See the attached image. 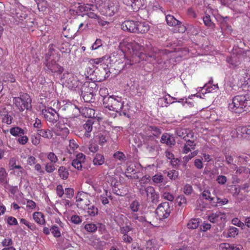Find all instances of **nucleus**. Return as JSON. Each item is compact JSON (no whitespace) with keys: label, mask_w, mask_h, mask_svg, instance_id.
I'll return each mask as SVG.
<instances>
[{"label":"nucleus","mask_w":250,"mask_h":250,"mask_svg":"<svg viewBox=\"0 0 250 250\" xmlns=\"http://www.w3.org/2000/svg\"><path fill=\"white\" fill-rule=\"evenodd\" d=\"M103 101L105 108H107L110 110L118 112L121 115L128 116L130 106L128 104L125 103L122 97H114L113 96H105L104 97Z\"/></svg>","instance_id":"1"},{"label":"nucleus","mask_w":250,"mask_h":250,"mask_svg":"<svg viewBox=\"0 0 250 250\" xmlns=\"http://www.w3.org/2000/svg\"><path fill=\"white\" fill-rule=\"evenodd\" d=\"M56 123L52 128L54 132L57 135H67L69 133V128L74 129L77 127L79 120L73 117H59Z\"/></svg>","instance_id":"2"},{"label":"nucleus","mask_w":250,"mask_h":250,"mask_svg":"<svg viewBox=\"0 0 250 250\" xmlns=\"http://www.w3.org/2000/svg\"><path fill=\"white\" fill-rule=\"evenodd\" d=\"M229 108L237 114H245L250 110V97L244 95L235 96L232 98L231 103L229 104Z\"/></svg>","instance_id":"3"},{"label":"nucleus","mask_w":250,"mask_h":250,"mask_svg":"<svg viewBox=\"0 0 250 250\" xmlns=\"http://www.w3.org/2000/svg\"><path fill=\"white\" fill-rule=\"evenodd\" d=\"M140 135L143 145L146 150L150 153L157 152L159 148V142L154 136L141 133Z\"/></svg>","instance_id":"4"},{"label":"nucleus","mask_w":250,"mask_h":250,"mask_svg":"<svg viewBox=\"0 0 250 250\" xmlns=\"http://www.w3.org/2000/svg\"><path fill=\"white\" fill-rule=\"evenodd\" d=\"M13 103L20 111L22 112L25 109L31 110L32 108V100L27 93H22L20 97H14Z\"/></svg>","instance_id":"5"},{"label":"nucleus","mask_w":250,"mask_h":250,"mask_svg":"<svg viewBox=\"0 0 250 250\" xmlns=\"http://www.w3.org/2000/svg\"><path fill=\"white\" fill-rule=\"evenodd\" d=\"M60 81L63 86L69 89L75 88L78 86L79 82L76 77L71 72H64L60 78Z\"/></svg>","instance_id":"6"},{"label":"nucleus","mask_w":250,"mask_h":250,"mask_svg":"<svg viewBox=\"0 0 250 250\" xmlns=\"http://www.w3.org/2000/svg\"><path fill=\"white\" fill-rule=\"evenodd\" d=\"M110 71L108 66L105 63L100 64L93 71L92 75L95 74L96 76V81L97 82H102L109 77Z\"/></svg>","instance_id":"7"},{"label":"nucleus","mask_w":250,"mask_h":250,"mask_svg":"<svg viewBox=\"0 0 250 250\" xmlns=\"http://www.w3.org/2000/svg\"><path fill=\"white\" fill-rule=\"evenodd\" d=\"M171 209L168 202H165L159 204L156 209V213L160 219L167 218L171 212Z\"/></svg>","instance_id":"8"},{"label":"nucleus","mask_w":250,"mask_h":250,"mask_svg":"<svg viewBox=\"0 0 250 250\" xmlns=\"http://www.w3.org/2000/svg\"><path fill=\"white\" fill-rule=\"evenodd\" d=\"M42 114L47 121L53 124L56 123L59 120V114L52 108L42 110Z\"/></svg>","instance_id":"9"},{"label":"nucleus","mask_w":250,"mask_h":250,"mask_svg":"<svg viewBox=\"0 0 250 250\" xmlns=\"http://www.w3.org/2000/svg\"><path fill=\"white\" fill-rule=\"evenodd\" d=\"M137 21H138L125 20L121 24V28L125 31L136 33L137 32Z\"/></svg>","instance_id":"10"},{"label":"nucleus","mask_w":250,"mask_h":250,"mask_svg":"<svg viewBox=\"0 0 250 250\" xmlns=\"http://www.w3.org/2000/svg\"><path fill=\"white\" fill-rule=\"evenodd\" d=\"M46 67L45 70L47 73H57L58 74H61L64 70L63 68L57 63L54 60L47 62Z\"/></svg>","instance_id":"11"},{"label":"nucleus","mask_w":250,"mask_h":250,"mask_svg":"<svg viewBox=\"0 0 250 250\" xmlns=\"http://www.w3.org/2000/svg\"><path fill=\"white\" fill-rule=\"evenodd\" d=\"M97 84L94 82H85L81 86L80 90L82 94H94Z\"/></svg>","instance_id":"12"},{"label":"nucleus","mask_w":250,"mask_h":250,"mask_svg":"<svg viewBox=\"0 0 250 250\" xmlns=\"http://www.w3.org/2000/svg\"><path fill=\"white\" fill-rule=\"evenodd\" d=\"M64 109L66 110L67 113L69 116V117L77 119L76 117L80 113V109L74 104H66Z\"/></svg>","instance_id":"13"},{"label":"nucleus","mask_w":250,"mask_h":250,"mask_svg":"<svg viewBox=\"0 0 250 250\" xmlns=\"http://www.w3.org/2000/svg\"><path fill=\"white\" fill-rule=\"evenodd\" d=\"M119 9L120 5L118 1H111L109 3L106 9V14L107 16L112 17L118 12Z\"/></svg>","instance_id":"14"},{"label":"nucleus","mask_w":250,"mask_h":250,"mask_svg":"<svg viewBox=\"0 0 250 250\" xmlns=\"http://www.w3.org/2000/svg\"><path fill=\"white\" fill-rule=\"evenodd\" d=\"M144 133L151 135L156 138L162 133L161 127L155 125H148L145 128Z\"/></svg>","instance_id":"15"},{"label":"nucleus","mask_w":250,"mask_h":250,"mask_svg":"<svg viewBox=\"0 0 250 250\" xmlns=\"http://www.w3.org/2000/svg\"><path fill=\"white\" fill-rule=\"evenodd\" d=\"M87 194L84 192H79L76 197V202H77V207L80 208H85V206L89 205L85 202L87 200L86 198Z\"/></svg>","instance_id":"16"},{"label":"nucleus","mask_w":250,"mask_h":250,"mask_svg":"<svg viewBox=\"0 0 250 250\" xmlns=\"http://www.w3.org/2000/svg\"><path fill=\"white\" fill-rule=\"evenodd\" d=\"M146 195L147 198L151 199L153 203L157 204L159 202V195L156 193L154 188L151 186H147V189Z\"/></svg>","instance_id":"17"},{"label":"nucleus","mask_w":250,"mask_h":250,"mask_svg":"<svg viewBox=\"0 0 250 250\" xmlns=\"http://www.w3.org/2000/svg\"><path fill=\"white\" fill-rule=\"evenodd\" d=\"M236 132L241 137L250 140V125L239 126L237 128Z\"/></svg>","instance_id":"18"},{"label":"nucleus","mask_w":250,"mask_h":250,"mask_svg":"<svg viewBox=\"0 0 250 250\" xmlns=\"http://www.w3.org/2000/svg\"><path fill=\"white\" fill-rule=\"evenodd\" d=\"M161 143L166 144L167 146H171L175 144V140L174 138L169 134H163L161 138Z\"/></svg>","instance_id":"19"},{"label":"nucleus","mask_w":250,"mask_h":250,"mask_svg":"<svg viewBox=\"0 0 250 250\" xmlns=\"http://www.w3.org/2000/svg\"><path fill=\"white\" fill-rule=\"evenodd\" d=\"M208 219L210 222L213 223H217L223 219H225V214L221 212H217L209 215Z\"/></svg>","instance_id":"20"},{"label":"nucleus","mask_w":250,"mask_h":250,"mask_svg":"<svg viewBox=\"0 0 250 250\" xmlns=\"http://www.w3.org/2000/svg\"><path fill=\"white\" fill-rule=\"evenodd\" d=\"M94 120V119H89L83 125V128L85 130L84 135L87 138L90 137V132L92 130Z\"/></svg>","instance_id":"21"},{"label":"nucleus","mask_w":250,"mask_h":250,"mask_svg":"<svg viewBox=\"0 0 250 250\" xmlns=\"http://www.w3.org/2000/svg\"><path fill=\"white\" fill-rule=\"evenodd\" d=\"M94 7V5L93 4H86L83 5H79L75 10H73V11L75 12L76 14L81 16L83 14H82L84 12H88L90 11H94L93 8Z\"/></svg>","instance_id":"22"},{"label":"nucleus","mask_w":250,"mask_h":250,"mask_svg":"<svg viewBox=\"0 0 250 250\" xmlns=\"http://www.w3.org/2000/svg\"><path fill=\"white\" fill-rule=\"evenodd\" d=\"M137 32L136 33L144 34L149 31L150 27L149 24L146 22L137 21Z\"/></svg>","instance_id":"23"},{"label":"nucleus","mask_w":250,"mask_h":250,"mask_svg":"<svg viewBox=\"0 0 250 250\" xmlns=\"http://www.w3.org/2000/svg\"><path fill=\"white\" fill-rule=\"evenodd\" d=\"M80 113L86 118L93 119L95 115V110L89 107H84L80 110Z\"/></svg>","instance_id":"24"},{"label":"nucleus","mask_w":250,"mask_h":250,"mask_svg":"<svg viewBox=\"0 0 250 250\" xmlns=\"http://www.w3.org/2000/svg\"><path fill=\"white\" fill-rule=\"evenodd\" d=\"M37 133L40 137L50 139L53 137V133L51 130L48 129H40L37 130Z\"/></svg>","instance_id":"25"},{"label":"nucleus","mask_w":250,"mask_h":250,"mask_svg":"<svg viewBox=\"0 0 250 250\" xmlns=\"http://www.w3.org/2000/svg\"><path fill=\"white\" fill-rule=\"evenodd\" d=\"M105 159L103 155L99 153H97L95 155L93 163L95 166H101L104 163Z\"/></svg>","instance_id":"26"},{"label":"nucleus","mask_w":250,"mask_h":250,"mask_svg":"<svg viewBox=\"0 0 250 250\" xmlns=\"http://www.w3.org/2000/svg\"><path fill=\"white\" fill-rule=\"evenodd\" d=\"M165 56L166 55L164 53V51L163 50L160 51L158 53H155L150 56L151 58H153L154 60H156L158 64H161L163 62Z\"/></svg>","instance_id":"27"},{"label":"nucleus","mask_w":250,"mask_h":250,"mask_svg":"<svg viewBox=\"0 0 250 250\" xmlns=\"http://www.w3.org/2000/svg\"><path fill=\"white\" fill-rule=\"evenodd\" d=\"M33 219L39 224L43 225L45 223L43 214L41 212H36L33 213Z\"/></svg>","instance_id":"28"},{"label":"nucleus","mask_w":250,"mask_h":250,"mask_svg":"<svg viewBox=\"0 0 250 250\" xmlns=\"http://www.w3.org/2000/svg\"><path fill=\"white\" fill-rule=\"evenodd\" d=\"M10 134L14 136H19L25 134V131L24 129L19 126H15L12 127L10 129Z\"/></svg>","instance_id":"29"},{"label":"nucleus","mask_w":250,"mask_h":250,"mask_svg":"<svg viewBox=\"0 0 250 250\" xmlns=\"http://www.w3.org/2000/svg\"><path fill=\"white\" fill-rule=\"evenodd\" d=\"M166 19L167 24L169 26H176L181 23L179 21L176 19V18L171 15H167Z\"/></svg>","instance_id":"30"},{"label":"nucleus","mask_w":250,"mask_h":250,"mask_svg":"<svg viewBox=\"0 0 250 250\" xmlns=\"http://www.w3.org/2000/svg\"><path fill=\"white\" fill-rule=\"evenodd\" d=\"M130 219H132L133 222L135 223H137V221L139 222L144 223L146 222V219L144 216H138L137 214L135 212L131 213L129 216Z\"/></svg>","instance_id":"31"},{"label":"nucleus","mask_w":250,"mask_h":250,"mask_svg":"<svg viewBox=\"0 0 250 250\" xmlns=\"http://www.w3.org/2000/svg\"><path fill=\"white\" fill-rule=\"evenodd\" d=\"M58 173L60 177L63 180H66L69 175V173L66 168L63 166L59 167L58 169Z\"/></svg>","instance_id":"32"},{"label":"nucleus","mask_w":250,"mask_h":250,"mask_svg":"<svg viewBox=\"0 0 250 250\" xmlns=\"http://www.w3.org/2000/svg\"><path fill=\"white\" fill-rule=\"evenodd\" d=\"M235 174L236 175H240L243 173H250V168L246 167H237L235 165Z\"/></svg>","instance_id":"33"},{"label":"nucleus","mask_w":250,"mask_h":250,"mask_svg":"<svg viewBox=\"0 0 250 250\" xmlns=\"http://www.w3.org/2000/svg\"><path fill=\"white\" fill-rule=\"evenodd\" d=\"M98 143L101 145H103L107 141L108 136L106 133H100L98 135Z\"/></svg>","instance_id":"34"},{"label":"nucleus","mask_w":250,"mask_h":250,"mask_svg":"<svg viewBox=\"0 0 250 250\" xmlns=\"http://www.w3.org/2000/svg\"><path fill=\"white\" fill-rule=\"evenodd\" d=\"M188 130V129L187 128H179L176 130V133L178 136L182 138L185 140H187L186 135L187 134Z\"/></svg>","instance_id":"35"},{"label":"nucleus","mask_w":250,"mask_h":250,"mask_svg":"<svg viewBox=\"0 0 250 250\" xmlns=\"http://www.w3.org/2000/svg\"><path fill=\"white\" fill-rule=\"evenodd\" d=\"M199 226V221L197 219H192L190 220L187 224L188 229H195Z\"/></svg>","instance_id":"36"},{"label":"nucleus","mask_w":250,"mask_h":250,"mask_svg":"<svg viewBox=\"0 0 250 250\" xmlns=\"http://www.w3.org/2000/svg\"><path fill=\"white\" fill-rule=\"evenodd\" d=\"M84 102L92 103L94 102V94H81Z\"/></svg>","instance_id":"37"},{"label":"nucleus","mask_w":250,"mask_h":250,"mask_svg":"<svg viewBox=\"0 0 250 250\" xmlns=\"http://www.w3.org/2000/svg\"><path fill=\"white\" fill-rule=\"evenodd\" d=\"M50 230L54 237L58 238L61 236L60 230L58 226L53 225L50 229Z\"/></svg>","instance_id":"38"},{"label":"nucleus","mask_w":250,"mask_h":250,"mask_svg":"<svg viewBox=\"0 0 250 250\" xmlns=\"http://www.w3.org/2000/svg\"><path fill=\"white\" fill-rule=\"evenodd\" d=\"M140 206L139 202L137 200H135L130 204L129 208L133 212H136L138 211Z\"/></svg>","instance_id":"39"},{"label":"nucleus","mask_w":250,"mask_h":250,"mask_svg":"<svg viewBox=\"0 0 250 250\" xmlns=\"http://www.w3.org/2000/svg\"><path fill=\"white\" fill-rule=\"evenodd\" d=\"M231 193L232 196L236 198L239 199V196L240 193V188L236 185H232L231 187Z\"/></svg>","instance_id":"40"},{"label":"nucleus","mask_w":250,"mask_h":250,"mask_svg":"<svg viewBox=\"0 0 250 250\" xmlns=\"http://www.w3.org/2000/svg\"><path fill=\"white\" fill-rule=\"evenodd\" d=\"M87 213L91 216H94L98 213V208L94 205H90L87 208Z\"/></svg>","instance_id":"41"},{"label":"nucleus","mask_w":250,"mask_h":250,"mask_svg":"<svg viewBox=\"0 0 250 250\" xmlns=\"http://www.w3.org/2000/svg\"><path fill=\"white\" fill-rule=\"evenodd\" d=\"M152 180L156 184H161L163 182L164 177L162 174H155L152 177Z\"/></svg>","instance_id":"42"},{"label":"nucleus","mask_w":250,"mask_h":250,"mask_svg":"<svg viewBox=\"0 0 250 250\" xmlns=\"http://www.w3.org/2000/svg\"><path fill=\"white\" fill-rule=\"evenodd\" d=\"M227 61L233 67H235L239 64V61H237V58L236 56H233L230 58H228Z\"/></svg>","instance_id":"43"},{"label":"nucleus","mask_w":250,"mask_h":250,"mask_svg":"<svg viewBox=\"0 0 250 250\" xmlns=\"http://www.w3.org/2000/svg\"><path fill=\"white\" fill-rule=\"evenodd\" d=\"M238 234V229L237 228L231 227L228 230V234L229 237H234Z\"/></svg>","instance_id":"44"},{"label":"nucleus","mask_w":250,"mask_h":250,"mask_svg":"<svg viewBox=\"0 0 250 250\" xmlns=\"http://www.w3.org/2000/svg\"><path fill=\"white\" fill-rule=\"evenodd\" d=\"M85 229L88 232H94L98 229V227L94 224H87L84 227Z\"/></svg>","instance_id":"45"},{"label":"nucleus","mask_w":250,"mask_h":250,"mask_svg":"<svg viewBox=\"0 0 250 250\" xmlns=\"http://www.w3.org/2000/svg\"><path fill=\"white\" fill-rule=\"evenodd\" d=\"M31 140L32 143L37 146L39 145L41 141V137L37 133V134H33L31 137Z\"/></svg>","instance_id":"46"},{"label":"nucleus","mask_w":250,"mask_h":250,"mask_svg":"<svg viewBox=\"0 0 250 250\" xmlns=\"http://www.w3.org/2000/svg\"><path fill=\"white\" fill-rule=\"evenodd\" d=\"M176 201L179 206H182L183 205H186L187 203V199L183 195H179L176 198Z\"/></svg>","instance_id":"47"},{"label":"nucleus","mask_w":250,"mask_h":250,"mask_svg":"<svg viewBox=\"0 0 250 250\" xmlns=\"http://www.w3.org/2000/svg\"><path fill=\"white\" fill-rule=\"evenodd\" d=\"M193 191V188L190 184H186L183 188V192L187 195H189Z\"/></svg>","instance_id":"48"},{"label":"nucleus","mask_w":250,"mask_h":250,"mask_svg":"<svg viewBox=\"0 0 250 250\" xmlns=\"http://www.w3.org/2000/svg\"><path fill=\"white\" fill-rule=\"evenodd\" d=\"M210 192L208 190H204L202 193L203 198L206 200H209L211 202L213 201L214 199L213 197H211Z\"/></svg>","instance_id":"49"},{"label":"nucleus","mask_w":250,"mask_h":250,"mask_svg":"<svg viewBox=\"0 0 250 250\" xmlns=\"http://www.w3.org/2000/svg\"><path fill=\"white\" fill-rule=\"evenodd\" d=\"M198 154L197 151H194L191 152L190 154L185 156L183 157V161L185 165L192 158L196 156Z\"/></svg>","instance_id":"50"},{"label":"nucleus","mask_w":250,"mask_h":250,"mask_svg":"<svg viewBox=\"0 0 250 250\" xmlns=\"http://www.w3.org/2000/svg\"><path fill=\"white\" fill-rule=\"evenodd\" d=\"M47 158L49 160H50V162L53 164L56 163L58 161L57 156L52 152L48 153Z\"/></svg>","instance_id":"51"},{"label":"nucleus","mask_w":250,"mask_h":250,"mask_svg":"<svg viewBox=\"0 0 250 250\" xmlns=\"http://www.w3.org/2000/svg\"><path fill=\"white\" fill-rule=\"evenodd\" d=\"M64 193L66 197L68 199H71L74 196V190L72 188H65Z\"/></svg>","instance_id":"52"},{"label":"nucleus","mask_w":250,"mask_h":250,"mask_svg":"<svg viewBox=\"0 0 250 250\" xmlns=\"http://www.w3.org/2000/svg\"><path fill=\"white\" fill-rule=\"evenodd\" d=\"M71 165L78 170H81L82 169V162H80L78 160H73L71 163Z\"/></svg>","instance_id":"53"},{"label":"nucleus","mask_w":250,"mask_h":250,"mask_svg":"<svg viewBox=\"0 0 250 250\" xmlns=\"http://www.w3.org/2000/svg\"><path fill=\"white\" fill-rule=\"evenodd\" d=\"M133 228L126 223L125 227L121 228V232L123 234H126L129 231L133 230Z\"/></svg>","instance_id":"54"},{"label":"nucleus","mask_w":250,"mask_h":250,"mask_svg":"<svg viewBox=\"0 0 250 250\" xmlns=\"http://www.w3.org/2000/svg\"><path fill=\"white\" fill-rule=\"evenodd\" d=\"M13 118L8 113L3 115L2 118V122L7 124V125H10L12 122Z\"/></svg>","instance_id":"55"},{"label":"nucleus","mask_w":250,"mask_h":250,"mask_svg":"<svg viewBox=\"0 0 250 250\" xmlns=\"http://www.w3.org/2000/svg\"><path fill=\"white\" fill-rule=\"evenodd\" d=\"M56 169V168L55 167V166L54 164L53 163H47L45 165V170L48 173H52Z\"/></svg>","instance_id":"56"},{"label":"nucleus","mask_w":250,"mask_h":250,"mask_svg":"<svg viewBox=\"0 0 250 250\" xmlns=\"http://www.w3.org/2000/svg\"><path fill=\"white\" fill-rule=\"evenodd\" d=\"M203 20L206 26L211 27L213 25V22L211 21L210 17L209 15H207L204 17Z\"/></svg>","instance_id":"57"},{"label":"nucleus","mask_w":250,"mask_h":250,"mask_svg":"<svg viewBox=\"0 0 250 250\" xmlns=\"http://www.w3.org/2000/svg\"><path fill=\"white\" fill-rule=\"evenodd\" d=\"M93 11H90L87 12V13L86 14H83V15H82V17L86 16L87 19L88 18H89L91 19L98 18V17H99L96 14L94 13Z\"/></svg>","instance_id":"58"},{"label":"nucleus","mask_w":250,"mask_h":250,"mask_svg":"<svg viewBox=\"0 0 250 250\" xmlns=\"http://www.w3.org/2000/svg\"><path fill=\"white\" fill-rule=\"evenodd\" d=\"M167 176L171 180H175L177 178L178 172L174 170H170L167 172Z\"/></svg>","instance_id":"59"},{"label":"nucleus","mask_w":250,"mask_h":250,"mask_svg":"<svg viewBox=\"0 0 250 250\" xmlns=\"http://www.w3.org/2000/svg\"><path fill=\"white\" fill-rule=\"evenodd\" d=\"M216 181L219 184L224 185L227 181V178L224 175H219L217 177Z\"/></svg>","instance_id":"60"},{"label":"nucleus","mask_w":250,"mask_h":250,"mask_svg":"<svg viewBox=\"0 0 250 250\" xmlns=\"http://www.w3.org/2000/svg\"><path fill=\"white\" fill-rule=\"evenodd\" d=\"M56 192L59 197H62L64 193V191L62 185H59L56 187Z\"/></svg>","instance_id":"61"},{"label":"nucleus","mask_w":250,"mask_h":250,"mask_svg":"<svg viewBox=\"0 0 250 250\" xmlns=\"http://www.w3.org/2000/svg\"><path fill=\"white\" fill-rule=\"evenodd\" d=\"M71 220L72 223L75 224H80L82 221L81 217L77 215H72L71 218Z\"/></svg>","instance_id":"62"},{"label":"nucleus","mask_w":250,"mask_h":250,"mask_svg":"<svg viewBox=\"0 0 250 250\" xmlns=\"http://www.w3.org/2000/svg\"><path fill=\"white\" fill-rule=\"evenodd\" d=\"M19 138L18 140V142L21 145H25L28 140L27 136H24V135L19 136Z\"/></svg>","instance_id":"63"},{"label":"nucleus","mask_w":250,"mask_h":250,"mask_svg":"<svg viewBox=\"0 0 250 250\" xmlns=\"http://www.w3.org/2000/svg\"><path fill=\"white\" fill-rule=\"evenodd\" d=\"M7 223L10 226L17 225L18 224L16 218L12 216H9L8 217Z\"/></svg>","instance_id":"64"}]
</instances>
